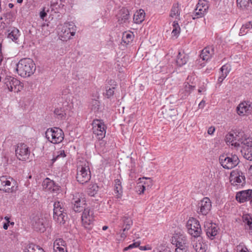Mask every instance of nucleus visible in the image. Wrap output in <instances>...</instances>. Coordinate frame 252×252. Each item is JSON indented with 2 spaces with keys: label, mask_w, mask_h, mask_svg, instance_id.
Wrapping results in <instances>:
<instances>
[{
  "label": "nucleus",
  "mask_w": 252,
  "mask_h": 252,
  "mask_svg": "<svg viewBox=\"0 0 252 252\" xmlns=\"http://www.w3.org/2000/svg\"><path fill=\"white\" fill-rule=\"evenodd\" d=\"M91 178V172L88 165L85 164L84 166L80 165L78 167L76 179L79 183H86L90 181Z\"/></svg>",
  "instance_id": "423d86ee"
},
{
  "label": "nucleus",
  "mask_w": 252,
  "mask_h": 252,
  "mask_svg": "<svg viewBox=\"0 0 252 252\" xmlns=\"http://www.w3.org/2000/svg\"><path fill=\"white\" fill-rule=\"evenodd\" d=\"M204 49L201 50V53L200 55V58L196 61V64H198L201 67L204 66V61H205V55H204L203 52Z\"/></svg>",
  "instance_id": "37998d69"
},
{
  "label": "nucleus",
  "mask_w": 252,
  "mask_h": 252,
  "mask_svg": "<svg viewBox=\"0 0 252 252\" xmlns=\"http://www.w3.org/2000/svg\"><path fill=\"white\" fill-rule=\"evenodd\" d=\"M92 125L93 133L97 136L99 140H102L105 135L106 126L100 120L97 119L94 120Z\"/></svg>",
  "instance_id": "9d476101"
},
{
  "label": "nucleus",
  "mask_w": 252,
  "mask_h": 252,
  "mask_svg": "<svg viewBox=\"0 0 252 252\" xmlns=\"http://www.w3.org/2000/svg\"><path fill=\"white\" fill-rule=\"evenodd\" d=\"M204 1L205 0H199L196 5V8L194 9L193 14L192 15L193 19L203 17L205 13Z\"/></svg>",
  "instance_id": "a211bd4d"
},
{
  "label": "nucleus",
  "mask_w": 252,
  "mask_h": 252,
  "mask_svg": "<svg viewBox=\"0 0 252 252\" xmlns=\"http://www.w3.org/2000/svg\"><path fill=\"white\" fill-rule=\"evenodd\" d=\"M173 29L172 33L174 36L178 35L180 32V28L177 21H174L172 24Z\"/></svg>",
  "instance_id": "58836bf2"
},
{
  "label": "nucleus",
  "mask_w": 252,
  "mask_h": 252,
  "mask_svg": "<svg viewBox=\"0 0 252 252\" xmlns=\"http://www.w3.org/2000/svg\"><path fill=\"white\" fill-rule=\"evenodd\" d=\"M15 154L19 160H26L30 155L29 147L24 143L18 144L15 149Z\"/></svg>",
  "instance_id": "f8f14e48"
},
{
  "label": "nucleus",
  "mask_w": 252,
  "mask_h": 252,
  "mask_svg": "<svg viewBox=\"0 0 252 252\" xmlns=\"http://www.w3.org/2000/svg\"><path fill=\"white\" fill-rule=\"evenodd\" d=\"M82 225L88 229H91L93 225V212L89 208H86L84 210L81 217Z\"/></svg>",
  "instance_id": "9b49d317"
},
{
  "label": "nucleus",
  "mask_w": 252,
  "mask_h": 252,
  "mask_svg": "<svg viewBox=\"0 0 252 252\" xmlns=\"http://www.w3.org/2000/svg\"><path fill=\"white\" fill-rule=\"evenodd\" d=\"M32 225L37 231L44 232L48 224V219L42 215L35 216L32 220Z\"/></svg>",
  "instance_id": "1a4fd4ad"
},
{
  "label": "nucleus",
  "mask_w": 252,
  "mask_h": 252,
  "mask_svg": "<svg viewBox=\"0 0 252 252\" xmlns=\"http://www.w3.org/2000/svg\"><path fill=\"white\" fill-rule=\"evenodd\" d=\"M171 243L175 247H183L188 246V241L185 234L181 233L174 234L171 238Z\"/></svg>",
  "instance_id": "ddd939ff"
},
{
  "label": "nucleus",
  "mask_w": 252,
  "mask_h": 252,
  "mask_svg": "<svg viewBox=\"0 0 252 252\" xmlns=\"http://www.w3.org/2000/svg\"><path fill=\"white\" fill-rule=\"evenodd\" d=\"M63 4L62 3V0H58L56 1L54 0L51 1V7L53 10L60 9L63 8Z\"/></svg>",
  "instance_id": "4c0bfd02"
},
{
  "label": "nucleus",
  "mask_w": 252,
  "mask_h": 252,
  "mask_svg": "<svg viewBox=\"0 0 252 252\" xmlns=\"http://www.w3.org/2000/svg\"><path fill=\"white\" fill-rule=\"evenodd\" d=\"M206 57H208L207 59H206V62L208 60V59L211 58L212 55L214 54V48L212 46H208L206 47Z\"/></svg>",
  "instance_id": "79ce46f5"
},
{
  "label": "nucleus",
  "mask_w": 252,
  "mask_h": 252,
  "mask_svg": "<svg viewBox=\"0 0 252 252\" xmlns=\"http://www.w3.org/2000/svg\"><path fill=\"white\" fill-rule=\"evenodd\" d=\"M220 70L221 72H226L228 74L231 70V67L229 64H225L220 68Z\"/></svg>",
  "instance_id": "49530a36"
},
{
  "label": "nucleus",
  "mask_w": 252,
  "mask_h": 252,
  "mask_svg": "<svg viewBox=\"0 0 252 252\" xmlns=\"http://www.w3.org/2000/svg\"><path fill=\"white\" fill-rule=\"evenodd\" d=\"M99 187L96 184H92L87 189L88 194L91 196H94L98 192Z\"/></svg>",
  "instance_id": "c756f323"
},
{
  "label": "nucleus",
  "mask_w": 252,
  "mask_h": 252,
  "mask_svg": "<svg viewBox=\"0 0 252 252\" xmlns=\"http://www.w3.org/2000/svg\"><path fill=\"white\" fill-rule=\"evenodd\" d=\"M25 252H45L41 248L38 249L36 250L34 249V246L33 245H29L25 250Z\"/></svg>",
  "instance_id": "ea45409f"
},
{
  "label": "nucleus",
  "mask_w": 252,
  "mask_h": 252,
  "mask_svg": "<svg viewBox=\"0 0 252 252\" xmlns=\"http://www.w3.org/2000/svg\"><path fill=\"white\" fill-rule=\"evenodd\" d=\"M64 208L63 203L59 201H56L54 204V214L53 216L64 213Z\"/></svg>",
  "instance_id": "bb28decb"
},
{
  "label": "nucleus",
  "mask_w": 252,
  "mask_h": 252,
  "mask_svg": "<svg viewBox=\"0 0 252 252\" xmlns=\"http://www.w3.org/2000/svg\"><path fill=\"white\" fill-rule=\"evenodd\" d=\"M241 139V138H239L237 140H238V142H232V145H234L235 147H240V146H242V145L241 144V142L240 141H239V140H240Z\"/></svg>",
  "instance_id": "bf43d9fd"
},
{
  "label": "nucleus",
  "mask_w": 252,
  "mask_h": 252,
  "mask_svg": "<svg viewBox=\"0 0 252 252\" xmlns=\"http://www.w3.org/2000/svg\"><path fill=\"white\" fill-rule=\"evenodd\" d=\"M17 189V187L15 186V182L10 177L1 176L0 177V190L5 192L12 193Z\"/></svg>",
  "instance_id": "20e7f679"
},
{
  "label": "nucleus",
  "mask_w": 252,
  "mask_h": 252,
  "mask_svg": "<svg viewBox=\"0 0 252 252\" xmlns=\"http://www.w3.org/2000/svg\"><path fill=\"white\" fill-rule=\"evenodd\" d=\"M241 153L243 157L246 159L252 161V150L250 148H244L241 150Z\"/></svg>",
  "instance_id": "c9c22d12"
},
{
  "label": "nucleus",
  "mask_w": 252,
  "mask_h": 252,
  "mask_svg": "<svg viewBox=\"0 0 252 252\" xmlns=\"http://www.w3.org/2000/svg\"><path fill=\"white\" fill-rule=\"evenodd\" d=\"M239 115L244 116L251 114L252 112V102L245 101L240 103L237 107Z\"/></svg>",
  "instance_id": "4468645a"
},
{
  "label": "nucleus",
  "mask_w": 252,
  "mask_h": 252,
  "mask_svg": "<svg viewBox=\"0 0 252 252\" xmlns=\"http://www.w3.org/2000/svg\"><path fill=\"white\" fill-rule=\"evenodd\" d=\"M75 25L73 22H68L64 24V28H67L68 30H72L73 29Z\"/></svg>",
  "instance_id": "864d4df0"
},
{
  "label": "nucleus",
  "mask_w": 252,
  "mask_h": 252,
  "mask_svg": "<svg viewBox=\"0 0 252 252\" xmlns=\"http://www.w3.org/2000/svg\"><path fill=\"white\" fill-rule=\"evenodd\" d=\"M69 32H68V29L67 28H64V32H63V35L64 37H68V35H69Z\"/></svg>",
  "instance_id": "e2e57ef3"
},
{
  "label": "nucleus",
  "mask_w": 252,
  "mask_h": 252,
  "mask_svg": "<svg viewBox=\"0 0 252 252\" xmlns=\"http://www.w3.org/2000/svg\"><path fill=\"white\" fill-rule=\"evenodd\" d=\"M145 13L143 9L135 12L133 16V21L136 24L142 23L145 19Z\"/></svg>",
  "instance_id": "a878e982"
},
{
  "label": "nucleus",
  "mask_w": 252,
  "mask_h": 252,
  "mask_svg": "<svg viewBox=\"0 0 252 252\" xmlns=\"http://www.w3.org/2000/svg\"><path fill=\"white\" fill-rule=\"evenodd\" d=\"M114 192L115 195L117 198H120L123 194V188L122 182L119 179L114 180Z\"/></svg>",
  "instance_id": "5701e85b"
},
{
  "label": "nucleus",
  "mask_w": 252,
  "mask_h": 252,
  "mask_svg": "<svg viewBox=\"0 0 252 252\" xmlns=\"http://www.w3.org/2000/svg\"><path fill=\"white\" fill-rule=\"evenodd\" d=\"M42 186L48 191L54 192L58 189V187L55 185L53 181L46 178L43 182Z\"/></svg>",
  "instance_id": "b1692460"
},
{
  "label": "nucleus",
  "mask_w": 252,
  "mask_h": 252,
  "mask_svg": "<svg viewBox=\"0 0 252 252\" xmlns=\"http://www.w3.org/2000/svg\"><path fill=\"white\" fill-rule=\"evenodd\" d=\"M7 37L15 42H18L20 36V32L16 28H11L7 31Z\"/></svg>",
  "instance_id": "aec40b11"
},
{
  "label": "nucleus",
  "mask_w": 252,
  "mask_h": 252,
  "mask_svg": "<svg viewBox=\"0 0 252 252\" xmlns=\"http://www.w3.org/2000/svg\"><path fill=\"white\" fill-rule=\"evenodd\" d=\"M45 137L47 140L53 144L61 143L64 138L63 130L58 127L49 128L45 132Z\"/></svg>",
  "instance_id": "7ed1b4c3"
},
{
  "label": "nucleus",
  "mask_w": 252,
  "mask_h": 252,
  "mask_svg": "<svg viewBox=\"0 0 252 252\" xmlns=\"http://www.w3.org/2000/svg\"><path fill=\"white\" fill-rule=\"evenodd\" d=\"M4 83L10 92L18 93L23 88V84L18 79L7 76L3 80Z\"/></svg>",
  "instance_id": "39448f33"
},
{
  "label": "nucleus",
  "mask_w": 252,
  "mask_h": 252,
  "mask_svg": "<svg viewBox=\"0 0 252 252\" xmlns=\"http://www.w3.org/2000/svg\"><path fill=\"white\" fill-rule=\"evenodd\" d=\"M118 21L120 24L126 23L129 18V11L127 9H121L117 15Z\"/></svg>",
  "instance_id": "412c9836"
},
{
  "label": "nucleus",
  "mask_w": 252,
  "mask_h": 252,
  "mask_svg": "<svg viewBox=\"0 0 252 252\" xmlns=\"http://www.w3.org/2000/svg\"><path fill=\"white\" fill-rule=\"evenodd\" d=\"M205 198H203L201 201L200 202L198 203V206L200 208L199 209H198L197 212L198 214L201 213L202 215H204L203 212L205 209L204 205L203 204V201Z\"/></svg>",
  "instance_id": "09e8293b"
},
{
  "label": "nucleus",
  "mask_w": 252,
  "mask_h": 252,
  "mask_svg": "<svg viewBox=\"0 0 252 252\" xmlns=\"http://www.w3.org/2000/svg\"><path fill=\"white\" fill-rule=\"evenodd\" d=\"M123 221L124 223L123 227H124L123 228V230L124 231H126V230H129L132 224V221L131 219L127 217H124L123 218Z\"/></svg>",
  "instance_id": "473e14b6"
},
{
  "label": "nucleus",
  "mask_w": 252,
  "mask_h": 252,
  "mask_svg": "<svg viewBox=\"0 0 252 252\" xmlns=\"http://www.w3.org/2000/svg\"><path fill=\"white\" fill-rule=\"evenodd\" d=\"M220 163L225 169H231L235 167L239 163L240 160L236 155L227 154L220 156Z\"/></svg>",
  "instance_id": "f03ea898"
},
{
  "label": "nucleus",
  "mask_w": 252,
  "mask_h": 252,
  "mask_svg": "<svg viewBox=\"0 0 252 252\" xmlns=\"http://www.w3.org/2000/svg\"><path fill=\"white\" fill-rule=\"evenodd\" d=\"M241 142V144L243 145L242 148L244 149L247 148H252V138H245L242 137L240 140H239Z\"/></svg>",
  "instance_id": "c85d7f7f"
},
{
  "label": "nucleus",
  "mask_w": 252,
  "mask_h": 252,
  "mask_svg": "<svg viewBox=\"0 0 252 252\" xmlns=\"http://www.w3.org/2000/svg\"><path fill=\"white\" fill-rule=\"evenodd\" d=\"M55 114L59 118H62L64 116V112L61 109H56L54 111Z\"/></svg>",
  "instance_id": "8fccbe9b"
},
{
  "label": "nucleus",
  "mask_w": 252,
  "mask_h": 252,
  "mask_svg": "<svg viewBox=\"0 0 252 252\" xmlns=\"http://www.w3.org/2000/svg\"><path fill=\"white\" fill-rule=\"evenodd\" d=\"M105 89H106L105 96L107 98H110L113 95L114 93V90L115 89V88L114 87H113L111 88H109L108 87H106Z\"/></svg>",
  "instance_id": "c03bdc74"
},
{
  "label": "nucleus",
  "mask_w": 252,
  "mask_h": 252,
  "mask_svg": "<svg viewBox=\"0 0 252 252\" xmlns=\"http://www.w3.org/2000/svg\"><path fill=\"white\" fill-rule=\"evenodd\" d=\"M212 208V204L210 199L206 197V211H210Z\"/></svg>",
  "instance_id": "3c124183"
},
{
  "label": "nucleus",
  "mask_w": 252,
  "mask_h": 252,
  "mask_svg": "<svg viewBox=\"0 0 252 252\" xmlns=\"http://www.w3.org/2000/svg\"><path fill=\"white\" fill-rule=\"evenodd\" d=\"M72 209L75 212H81L86 208V200L82 193H77L73 196L71 200Z\"/></svg>",
  "instance_id": "0eeeda50"
},
{
  "label": "nucleus",
  "mask_w": 252,
  "mask_h": 252,
  "mask_svg": "<svg viewBox=\"0 0 252 252\" xmlns=\"http://www.w3.org/2000/svg\"><path fill=\"white\" fill-rule=\"evenodd\" d=\"M122 39L124 43L128 44L131 41H132L133 36L130 33H126L125 34H124Z\"/></svg>",
  "instance_id": "a19ab883"
},
{
  "label": "nucleus",
  "mask_w": 252,
  "mask_h": 252,
  "mask_svg": "<svg viewBox=\"0 0 252 252\" xmlns=\"http://www.w3.org/2000/svg\"><path fill=\"white\" fill-rule=\"evenodd\" d=\"M194 248L196 252H205V243L203 239H199Z\"/></svg>",
  "instance_id": "2f4dec72"
},
{
  "label": "nucleus",
  "mask_w": 252,
  "mask_h": 252,
  "mask_svg": "<svg viewBox=\"0 0 252 252\" xmlns=\"http://www.w3.org/2000/svg\"><path fill=\"white\" fill-rule=\"evenodd\" d=\"M41 19L44 20V18L47 16V12L45 11V8H43L42 10L39 13Z\"/></svg>",
  "instance_id": "13d9d810"
},
{
  "label": "nucleus",
  "mask_w": 252,
  "mask_h": 252,
  "mask_svg": "<svg viewBox=\"0 0 252 252\" xmlns=\"http://www.w3.org/2000/svg\"><path fill=\"white\" fill-rule=\"evenodd\" d=\"M245 27V29H248L250 28L252 29V22H250L248 23L245 24L243 26Z\"/></svg>",
  "instance_id": "69168bd1"
},
{
  "label": "nucleus",
  "mask_w": 252,
  "mask_h": 252,
  "mask_svg": "<svg viewBox=\"0 0 252 252\" xmlns=\"http://www.w3.org/2000/svg\"><path fill=\"white\" fill-rule=\"evenodd\" d=\"M250 0H241L237 3V6L240 8L246 7L248 5Z\"/></svg>",
  "instance_id": "a18cd8bd"
},
{
  "label": "nucleus",
  "mask_w": 252,
  "mask_h": 252,
  "mask_svg": "<svg viewBox=\"0 0 252 252\" xmlns=\"http://www.w3.org/2000/svg\"><path fill=\"white\" fill-rule=\"evenodd\" d=\"M75 30L73 29L72 30H68V32H69V35H68V38H70L71 36H74L75 35Z\"/></svg>",
  "instance_id": "774afa93"
},
{
  "label": "nucleus",
  "mask_w": 252,
  "mask_h": 252,
  "mask_svg": "<svg viewBox=\"0 0 252 252\" xmlns=\"http://www.w3.org/2000/svg\"><path fill=\"white\" fill-rule=\"evenodd\" d=\"M207 227L208 228L207 231H206V234L209 238L213 240L218 233V228L215 223H209V226Z\"/></svg>",
  "instance_id": "4be33fe9"
},
{
  "label": "nucleus",
  "mask_w": 252,
  "mask_h": 252,
  "mask_svg": "<svg viewBox=\"0 0 252 252\" xmlns=\"http://www.w3.org/2000/svg\"><path fill=\"white\" fill-rule=\"evenodd\" d=\"M205 106V101L202 100L198 104V107L200 109H203Z\"/></svg>",
  "instance_id": "338daca9"
},
{
  "label": "nucleus",
  "mask_w": 252,
  "mask_h": 252,
  "mask_svg": "<svg viewBox=\"0 0 252 252\" xmlns=\"http://www.w3.org/2000/svg\"><path fill=\"white\" fill-rule=\"evenodd\" d=\"M195 89V86L190 85L188 82L184 83L183 87L181 89L179 92V96L181 99L186 98Z\"/></svg>",
  "instance_id": "f3484780"
},
{
  "label": "nucleus",
  "mask_w": 252,
  "mask_h": 252,
  "mask_svg": "<svg viewBox=\"0 0 252 252\" xmlns=\"http://www.w3.org/2000/svg\"><path fill=\"white\" fill-rule=\"evenodd\" d=\"M140 243L139 241L134 242L132 244L129 245L128 247L125 248L124 251H127L134 248H137L140 246Z\"/></svg>",
  "instance_id": "de8ad7c7"
},
{
  "label": "nucleus",
  "mask_w": 252,
  "mask_h": 252,
  "mask_svg": "<svg viewBox=\"0 0 252 252\" xmlns=\"http://www.w3.org/2000/svg\"><path fill=\"white\" fill-rule=\"evenodd\" d=\"M180 12L178 3H175L171 8L170 16L172 18L175 17L177 18L180 15Z\"/></svg>",
  "instance_id": "72a5a7b5"
},
{
  "label": "nucleus",
  "mask_w": 252,
  "mask_h": 252,
  "mask_svg": "<svg viewBox=\"0 0 252 252\" xmlns=\"http://www.w3.org/2000/svg\"><path fill=\"white\" fill-rule=\"evenodd\" d=\"M160 115H162L163 117L168 121L170 120H174V118L177 115V111L175 109H171L167 106H163L159 112Z\"/></svg>",
  "instance_id": "2eb2a0df"
},
{
  "label": "nucleus",
  "mask_w": 252,
  "mask_h": 252,
  "mask_svg": "<svg viewBox=\"0 0 252 252\" xmlns=\"http://www.w3.org/2000/svg\"><path fill=\"white\" fill-rule=\"evenodd\" d=\"M139 249L142 251H146L151 250L152 248L149 246H139Z\"/></svg>",
  "instance_id": "680f3d73"
},
{
  "label": "nucleus",
  "mask_w": 252,
  "mask_h": 252,
  "mask_svg": "<svg viewBox=\"0 0 252 252\" xmlns=\"http://www.w3.org/2000/svg\"><path fill=\"white\" fill-rule=\"evenodd\" d=\"M89 107L92 111L97 112L100 109V102L97 100L92 99L90 102Z\"/></svg>",
  "instance_id": "7c9ffc66"
},
{
  "label": "nucleus",
  "mask_w": 252,
  "mask_h": 252,
  "mask_svg": "<svg viewBox=\"0 0 252 252\" xmlns=\"http://www.w3.org/2000/svg\"><path fill=\"white\" fill-rule=\"evenodd\" d=\"M54 220L60 225H63L67 220L65 213L53 216Z\"/></svg>",
  "instance_id": "cd10ccee"
},
{
  "label": "nucleus",
  "mask_w": 252,
  "mask_h": 252,
  "mask_svg": "<svg viewBox=\"0 0 252 252\" xmlns=\"http://www.w3.org/2000/svg\"><path fill=\"white\" fill-rule=\"evenodd\" d=\"M245 177L243 175H239L236 177V182L238 183H243L245 181Z\"/></svg>",
  "instance_id": "5fc2aeb1"
},
{
  "label": "nucleus",
  "mask_w": 252,
  "mask_h": 252,
  "mask_svg": "<svg viewBox=\"0 0 252 252\" xmlns=\"http://www.w3.org/2000/svg\"><path fill=\"white\" fill-rule=\"evenodd\" d=\"M66 156L64 151L63 150L60 151L58 152L57 155H54L52 159H51L50 166H53L54 162L59 160L62 158H64Z\"/></svg>",
  "instance_id": "f704fd0d"
},
{
  "label": "nucleus",
  "mask_w": 252,
  "mask_h": 252,
  "mask_svg": "<svg viewBox=\"0 0 252 252\" xmlns=\"http://www.w3.org/2000/svg\"><path fill=\"white\" fill-rule=\"evenodd\" d=\"M54 252H67L66 243L62 238L56 239L53 245Z\"/></svg>",
  "instance_id": "6ab92c4d"
},
{
  "label": "nucleus",
  "mask_w": 252,
  "mask_h": 252,
  "mask_svg": "<svg viewBox=\"0 0 252 252\" xmlns=\"http://www.w3.org/2000/svg\"><path fill=\"white\" fill-rule=\"evenodd\" d=\"M227 75L228 74H226V72H221V75L220 76L218 80V82L219 83H222L223 80L226 78Z\"/></svg>",
  "instance_id": "6e6d98bb"
},
{
  "label": "nucleus",
  "mask_w": 252,
  "mask_h": 252,
  "mask_svg": "<svg viewBox=\"0 0 252 252\" xmlns=\"http://www.w3.org/2000/svg\"><path fill=\"white\" fill-rule=\"evenodd\" d=\"M188 233L194 237H198L201 229L199 221L193 218H189L186 224Z\"/></svg>",
  "instance_id": "6e6552de"
},
{
  "label": "nucleus",
  "mask_w": 252,
  "mask_h": 252,
  "mask_svg": "<svg viewBox=\"0 0 252 252\" xmlns=\"http://www.w3.org/2000/svg\"><path fill=\"white\" fill-rule=\"evenodd\" d=\"M36 67L32 60L24 58L20 60L16 65V70L23 77L30 76L35 71Z\"/></svg>",
  "instance_id": "f257e3e1"
},
{
  "label": "nucleus",
  "mask_w": 252,
  "mask_h": 252,
  "mask_svg": "<svg viewBox=\"0 0 252 252\" xmlns=\"http://www.w3.org/2000/svg\"><path fill=\"white\" fill-rule=\"evenodd\" d=\"M140 187L139 188V193L141 194V193H144V190H145L146 189V186H144V185H142L141 186L140 185L139 186Z\"/></svg>",
  "instance_id": "0e129e2a"
},
{
  "label": "nucleus",
  "mask_w": 252,
  "mask_h": 252,
  "mask_svg": "<svg viewBox=\"0 0 252 252\" xmlns=\"http://www.w3.org/2000/svg\"><path fill=\"white\" fill-rule=\"evenodd\" d=\"M243 221L247 225L250 230V233L252 235V219L250 216L247 215L243 217Z\"/></svg>",
  "instance_id": "e433bc0d"
},
{
  "label": "nucleus",
  "mask_w": 252,
  "mask_h": 252,
  "mask_svg": "<svg viewBox=\"0 0 252 252\" xmlns=\"http://www.w3.org/2000/svg\"><path fill=\"white\" fill-rule=\"evenodd\" d=\"M235 138L233 134L230 133L229 134H227L226 136V140L228 142H233L234 141V138Z\"/></svg>",
  "instance_id": "4d7b16f0"
},
{
  "label": "nucleus",
  "mask_w": 252,
  "mask_h": 252,
  "mask_svg": "<svg viewBox=\"0 0 252 252\" xmlns=\"http://www.w3.org/2000/svg\"><path fill=\"white\" fill-rule=\"evenodd\" d=\"M252 197V189L244 190L237 193L236 199L240 203L249 200Z\"/></svg>",
  "instance_id": "dca6fc26"
},
{
  "label": "nucleus",
  "mask_w": 252,
  "mask_h": 252,
  "mask_svg": "<svg viewBox=\"0 0 252 252\" xmlns=\"http://www.w3.org/2000/svg\"><path fill=\"white\" fill-rule=\"evenodd\" d=\"M188 56L183 51H179L176 59L177 64L179 66H182L185 64L188 60Z\"/></svg>",
  "instance_id": "393cba45"
},
{
  "label": "nucleus",
  "mask_w": 252,
  "mask_h": 252,
  "mask_svg": "<svg viewBox=\"0 0 252 252\" xmlns=\"http://www.w3.org/2000/svg\"><path fill=\"white\" fill-rule=\"evenodd\" d=\"M215 131V127L214 126H211L208 128L207 133L210 135H212L214 133Z\"/></svg>",
  "instance_id": "052dcab7"
},
{
  "label": "nucleus",
  "mask_w": 252,
  "mask_h": 252,
  "mask_svg": "<svg viewBox=\"0 0 252 252\" xmlns=\"http://www.w3.org/2000/svg\"><path fill=\"white\" fill-rule=\"evenodd\" d=\"M175 252H187L188 246L183 247H176Z\"/></svg>",
  "instance_id": "603ef678"
}]
</instances>
